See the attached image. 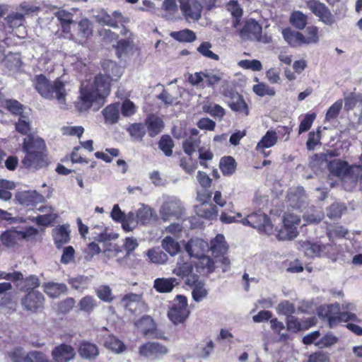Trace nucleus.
<instances>
[{"label": "nucleus", "mask_w": 362, "mask_h": 362, "mask_svg": "<svg viewBox=\"0 0 362 362\" xmlns=\"http://www.w3.org/2000/svg\"><path fill=\"white\" fill-rule=\"evenodd\" d=\"M110 92V81L108 77L103 74H98L93 79L82 83L79 98L85 107L88 108L94 102L99 103L103 101Z\"/></svg>", "instance_id": "obj_1"}, {"label": "nucleus", "mask_w": 362, "mask_h": 362, "mask_svg": "<svg viewBox=\"0 0 362 362\" xmlns=\"http://www.w3.org/2000/svg\"><path fill=\"white\" fill-rule=\"evenodd\" d=\"M65 83L59 78L51 83L43 75L35 78V89L45 98H55L61 104H65L66 90Z\"/></svg>", "instance_id": "obj_2"}, {"label": "nucleus", "mask_w": 362, "mask_h": 362, "mask_svg": "<svg viewBox=\"0 0 362 362\" xmlns=\"http://www.w3.org/2000/svg\"><path fill=\"white\" fill-rule=\"evenodd\" d=\"M300 249L308 257H331L336 250L335 246L332 244H322L311 241H303L300 243Z\"/></svg>", "instance_id": "obj_3"}, {"label": "nucleus", "mask_w": 362, "mask_h": 362, "mask_svg": "<svg viewBox=\"0 0 362 362\" xmlns=\"http://www.w3.org/2000/svg\"><path fill=\"white\" fill-rule=\"evenodd\" d=\"M187 300L184 296H177L172 307L168 312L170 320L174 324L183 323L189 315Z\"/></svg>", "instance_id": "obj_4"}, {"label": "nucleus", "mask_w": 362, "mask_h": 362, "mask_svg": "<svg viewBox=\"0 0 362 362\" xmlns=\"http://www.w3.org/2000/svg\"><path fill=\"white\" fill-rule=\"evenodd\" d=\"M300 218L293 214H286L284 216V226L278 231L276 237L280 240H291L297 237V226L300 224Z\"/></svg>", "instance_id": "obj_5"}, {"label": "nucleus", "mask_w": 362, "mask_h": 362, "mask_svg": "<svg viewBox=\"0 0 362 362\" xmlns=\"http://www.w3.org/2000/svg\"><path fill=\"white\" fill-rule=\"evenodd\" d=\"M240 222L245 226H250L258 230L264 232L267 234H271L273 230V226L271 224L269 218L265 214L261 212L252 213L242 218Z\"/></svg>", "instance_id": "obj_6"}, {"label": "nucleus", "mask_w": 362, "mask_h": 362, "mask_svg": "<svg viewBox=\"0 0 362 362\" xmlns=\"http://www.w3.org/2000/svg\"><path fill=\"white\" fill-rule=\"evenodd\" d=\"M307 6L325 25L331 26L335 23L334 15L325 4L317 0H309Z\"/></svg>", "instance_id": "obj_7"}, {"label": "nucleus", "mask_w": 362, "mask_h": 362, "mask_svg": "<svg viewBox=\"0 0 362 362\" xmlns=\"http://www.w3.org/2000/svg\"><path fill=\"white\" fill-rule=\"evenodd\" d=\"M182 211L183 206L181 202L176 198H172L163 204L159 212L161 218L167 221L173 218H178L182 214Z\"/></svg>", "instance_id": "obj_8"}, {"label": "nucleus", "mask_w": 362, "mask_h": 362, "mask_svg": "<svg viewBox=\"0 0 362 362\" xmlns=\"http://www.w3.org/2000/svg\"><path fill=\"white\" fill-rule=\"evenodd\" d=\"M168 353V349L158 342H147L139 348L141 356L148 359H160Z\"/></svg>", "instance_id": "obj_9"}, {"label": "nucleus", "mask_w": 362, "mask_h": 362, "mask_svg": "<svg viewBox=\"0 0 362 362\" xmlns=\"http://www.w3.org/2000/svg\"><path fill=\"white\" fill-rule=\"evenodd\" d=\"M180 9L187 21H198L202 16V6L197 0H178Z\"/></svg>", "instance_id": "obj_10"}, {"label": "nucleus", "mask_w": 362, "mask_h": 362, "mask_svg": "<svg viewBox=\"0 0 362 362\" xmlns=\"http://www.w3.org/2000/svg\"><path fill=\"white\" fill-rule=\"evenodd\" d=\"M331 170L338 176H343L344 180L349 177V171L360 173V186L362 189V154L359 158V162L357 165L353 166L351 169L348 168L347 164L339 160H335L330 163Z\"/></svg>", "instance_id": "obj_11"}, {"label": "nucleus", "mask_w": 362, "mask_h": 362, "mask_svg": "<svg viewBox=\"0 0 362 362\" xmlns=\"http://www.w3.org/2000/svg\"><path fill=\"white\" fill-rule=\"evenodd\" d=\"M74 348L68 344H60L54 346L51 351L52 362H71L76 357Z\"/></svg>", "instance_id": "obj_12"}, {"label": "nucleus", "mask_w": 362, "mask_h": 362, "mask_svg": "<svg viewBox=\"0 0 362 362\" xmlns=\"http://www.w3.org/2000/svg\"><path fill=\"white\" fill-rule=\"evenodd\" d=\"M45 297L38 291H30L27 295L22 298L21 303L27 310L37 311L43 307Z\"/></svg>", "instance_id": "obj_13"}, {"label": "nucleus", "mask_w": 362, "mask_h": 362, "mask_svg": "<svg viewBox=\"0 0 362 362\" xmlns=\"http://www.w3.org/2000/svg\"><path fill=\"white\" fill-rule=\"evenodd\" d=\"M207 242L200 238H192L185 245V251L190 257L198 259L209 250Z\"/></svg>", "instance_id": "obj_14"}, {"label": "nucleus", "mask_w": 362, "mask_h": 362, "mask_svg": "<svg viewBox=\"0 0 362 362\" xmlns=\"http://www.w3.org/2000/svg\"><path fill=\"white\" fill-rule=\"evenodd\" d=\"M337 314H339V304H329L320 306L317 315L320 318L327 320L329 327L332 328L337 325Z\"/></svg>", "instance_id": "obj_15"}, {"label": "nucleus", "mask_w": 362, "mask_h": 362, "mask_svg": "<svg viewBox=\"0 0 362 362\" xmlns=\"http://www.w3.org/2000/svg\"><path fill=\"white\" fill-rule=\"evenodd\" d=\"M22 163L27 168L38 169L46 166L48 162L45 151L26 154Z\"/></svg>", "instance_id": "obj_16"}, {"label": "nucleus", "mask_w": 362, "mask_h": 362, "mask_svg": "<svg viewBox=\"0 0 362 362\" xmlns=\"http://www.w3.org/2000/svg\"><path fill=\"white\" fill-rule=\"evenodd\" d=\"M45 148L46 146L44 140L38 136L28 135L24 139L23 150L26 154L45 151Z\"/></svg>", "instance_id": "obj_17"}, {"label": "nucleus", "mask_w": 362, "mask_h": 362, "mask_svg": "<svg viewBox=\"0 0 362 362\" xmlns=\"http://www.w3.org/2000/svg\"><path fill=\"white\" fill-rule=\"evenodd\" d=\"M122 302L123 305L132 312L136 311L138 309L146 310V305L141 295L132 293H128L122 298Z\"/></svg>", "instance_id": "obj_18"}, {"label": "nucleus", "mask_w": 362, "mask_h": 362, "mask_svg": "<svg viewBox=\"0 0 362 362\" xmlns=\"http://www.w3.org/2000/svg\"><path fill=\"white\" fill-rule=\"evenodd\" d=\"M92 34L93 27L91 23L87 18H83L78 22L77 32L74 38L78 43L83 44Z\"/></svg>", "instance_id": "obj_19"}, {"label": "nucleus", "mask_w": 362, "mask_h": 362, "mask_svg": "<svg viewBox=\"0 0 362 362\" xmlns=\"http://www.w3.org/2000/svg\"><path fill=\"white\" fill-rule=\"evenodd\" d=\"M287 199L293 208H301L306 204L307 197L303 188L291 189L288 193Z\"/></svg>", "instance_id": "obj_20"}, {"label": "nucleus", "mask_w": 362, "mask_h": 362, "mask_svg": "<svg viewBox=\"0 0 362 362\" xmlns=\"http://www.w3.org/2000/svg\"><path fill=\"white\" fill-rule=\"evenodd\" d=\"M17 199L21 204L27 206L42 203L45 201L44 196L35 190L22 192L18 194Z\"/></svg>", "instance_id": "obj_21"}, {"label": "nucleus", "mask_w": 362, "mask_h": 362, "mask_svg": "<svg viewBox=\"0 0 362 362\" xmlns=\"http://www.w3.org/2000/svg\"><path fill=\"white\" fill-rule=\"evenodd\" d=\"M261 33V25L255 21L250 20L246 22L243 28L240 30V35L243 39L255 40L259 37Z\"/></svg>", "instance_id": "obj_22"}, {"label": "nucleus", "mask_w": 362, "mask_h": 362, "mask_svg": "<svg viewBox=\"0 0 362 362\" xmlns=\"http://www.w3.org/2000/svg\"><path fill=\"white\" fill-rule=\"evenodd\" d=\"M210 249L214 258H218L220 255H225L228 250V246L223 235H217L211 241Z\"/></svg>", "instance_id": "obj_23"}, {"label": "nucleus", "mask_w": 362, "mask_h": 362, "mask_svg": "<svg viewBox=\"0 0 362 362\" xmlns=\"http://www.w3.org/2000/svg\"><path fill=\"white\" fill-rule=\"evenodd\" d=\"M44 292L50 298H56L67 292V286L63 283L47 282L42 285Z\"/></svg>", "instance_id": "obj_24"}, {"label": "nucleus", "mask_w": 362, "mask_h": 362, "mask_svg": "<svg viewBox=\"0 0 362 362\" xmlns=\"http://www.w3.org/2000/svg\"><path fill=\"white\" fill-rule=\"evenodd\" d=\"M277 134L274 131H268L262 139L258 142L256 149L264 156H267L268 153L265 152V148L274 146L277 142Z\"/></svg>", "instance_id": "obj_25"}, {"label": "nucleus", "mask_w": 362, "mask_h": 362, "mask_svg": "<svg viewBox=\"0 0 362 362\" xmlns=\"http://www.w3.org/2000/svg\"><path fill=\"white\" fill-rule=\"evenodd\" d=\"M191 276L193 279L192 282H191L190 279L188 278L187 284L190 286H194L192 292V298L195 301L199 302L207 296L208 291L204 286V284L202 281H198L195 275H191Z\"/></svg>", "instance_id": "obj_26"}, {"label": "nucleus", "mask_w": 362, "mask_h": 362, "mask_svg": "<svg viewBox=\"0 0 362 362\" xmlns=\"http://www.w3.org/2000/svg\"><path fill=\"white\" fill-rule=\"evenodd\" d=\"M178 284L175 278H158L154 280L153 288L158 293H170Z\"/></svg>", "instance_id": "obj_27"}, {"label": "nucleus", "mask_w": 362, "mask_h": 362, "mask_svg": "<svg viewBox=\"0 0 362 362\" xmlns=\"http://www.w3.org/2000/svg\"><path fill=\"white\" fill-rule=\"evenodd\" d=\"M282 35L284 39L291 47H297L303 46V34L291 28H286L282 30Z\"/></svg>", "instance_id": "obj_28"}, {"label": "nucleus", "mask_w": 362, "mask_h": 362, "mask_svg": "<svg viewBox=\"0 0 362 362\" xmlns=\"http://www.w3.org/2000/svg\"><path fill=\"white\" fill-rule=\"evenodd\" d=\"M195 211L199 216L209 220L216 218L218 214L216 206L211 203H201L196 206Z\"/></svg>", "instance_id": "obj_29"}, {"label": "nucleus", "mask_w": 362, "mask_h": 362, "mask_svg": "<svg viewBox=\"0 0 362 362\" xmlns=\"http://www.w3.org/2000/svg\"><path fill=\"white\" fill-rule=\"evenodd\" d=\"M195 265L199 272L206 274H211L214 272L216 268L214 260L206 255L199 257L198 262Z\"/></svg>", "instance_id": "obj_30"}, {"label": "nucleus", "mask_w": 362, "mask_h": 362, "mask_svg": "<svg viewBox=\"0 0 362 362\" xmlns=\"http://www.w3.org/2000/svg\"><path fill=\"white\" fill-rule=\"evenodd\" d=\"M105 122L108 124H113L118 122L119 118V104H112L106 107L103 110Z\"/></svg>", "instance_id": "obj_31"}, {"label": "nucleus", "mask_w": 362, "mask_h": 362, "mask_svg": "<svg viewBox=\"0 0 362 362\" xmlns=\"http://www.w3.org/2000/svg\"><path fill=\"white\" fill-rule=\"evenodd\" d=\"M78 354L84 359L92 360L98 355L99 351L95 344L83 342L78 348Z\"/></svg>", "instance_id": "obj_32"}, {"label": "nucleus", "mask_w": 362, "mask_h": 362, "mask_svg": "<svg viewBox=\"0 0 362 362\" xmlns=\"http://www.w3.org/2000/svg\"><path fill=\"white\" fill-rule=\"evenodd\" d=\"M103 66L105 71L104 75L108 77L110 81H117L122 74V69L112 61L104 62Z\"/></svg>", "instance_id": "obj_33"}, {"label": "nucleus", "mask_w": 362, "mask_h": 362, "mask_svg": "<svg viewBox=\"0 0 362 362\" xmlns=\"http://www.w3.org/2000/svg\"><path fill=\"white\" fill-rule=\"evenodd\" d=\"M149 262L156 264H163L168 260V255L158 247L149 249L146 252Z\"/></svg>", "instance_id": "obj_34"}, {"label": "nucleus", "mask_w": 362, "mask_h": 362, "mask_svg": "<svg viewBox=\"0 0 362 362\" xmlns=\"http://www.w3.org/2000/svg\"><path fill=\"white\" fill-rule=\"evenodd\" d=\"M54 243L57 247H60L69 240V230L65 226H59L53 230Z\"/></svg>", "instance_id": "obj_35"}, {"label": "nucleus", "mask_w": 362, "mask_h": 362, "mask_svg": "<svg viewBox=\"0 0 362 362\" xmlns=\"http://www.w3.org/2000/svg\"><path fill=\"white\" fill-rule=\"evenodd\" d=\"M225 74L223 72L215 70H205L204 78L206 80L207 86L209 87H214L215 85L219 83L221 81L228 83L225 78Z\"/></svg>", "instance_id": "obj_36"}, {"label": "nucleus", "mask_w": 362, "mask_h": 362, "mask_svg": "<svg viewBox=\"0 0 362 362\" xmlns=\"http://www.w3.org/2000/svg\"><path fill=\"white\" fill-rule=\"evenodd\" d=\"M193 267L190 262H184L182 258H179L177 265L173 270V273L181 278L189 277L192 273Z\"/></svg>", "instance_id": "obj_37"}, {"label": "nucleus", "mask_w": 362, "mask_h": 362, "mask_svg": "<svg viewBox=\"0 0 362 362\" xmlns=\"http://www.w3.org/2000/svg\"><path fill=\"white\" fill-rule=\"evenodd\" d=\"M161 246L170 256L176 255L180 250V244L170 236L162 240Z\"/></svg>", "instance_id": "obj_38"}, {"label": "nucleus", "mask_w": 362, "mask_h": 362, "mask_svg": "<svg viewBox=\"0 0 362 362\" xmlns=\"http://www.w3.org/2000/svg\"><path fill=\"white\" fill-rule=\"evenodd\" d=\"M146 124L148 133L151 136L158 134L163 127L162 119L155 115H151L148 117Z\"/></svg>", "instance_id": "obj_39"}, {"label": "nucleus", "mask_w": 362, "mask_h": 362, "mask_svg": "<svg viewBox=\"0 0 362 362\" xmlns=\"http://www.w3.org/2000/svg\"><path fill=\"white\" fill-rule=\"evenodd\" d=\"M55 16L61 22L64 32L70 33V24L73 23V14L66 10H59Z\"/></svg>", "instance_id": "obj_40"}, {"label": "nucleus", "mask_w": 362, "mask_h": 362, "mask_svg": "<svg viewBox=\"0 0 362 362\" xmlns=\"http://www.w3.org/2000/svg\"><path fill=\"white\" fill-rule=\"evenodd\" d=\"M137 328L145 335L151 333L155 328L153 320L148 315L142 317L135 323Z\"/></svg>", "instance_id": "obj_41"}, {"label": "nucleus", "mask_w": 362, "mask_h": 362, "mask_svg": "<svg viewBox=\"0 0 362 362\" xmlns=\"http://www.w3.org/2000/svg\"><path fill=\"white\" fill-rule=\"evenodd\" d=\"M228 105L232 110L243 112L245 115H249V110L241 95H235L233 100L228 101Z\"/></svg>", "instance_id": "obj_42"}, {"label": "nucleus", "mask_w": 362, "mask_h": 362, "mask_svg": "<svg viewBox=\"0 0 362 362\" xmlns=\"http://www.w3.org/2000/svg\"><path fill=\"white\" fill-rule=\"evenodd\" d=\"M219 167L224 175H230L235 170L236 163L231 156L223 157L220 161Z\"/></svg>", "instance_id": "obj_43"}, {"label": "nucleus", "mask_w": 362, "mask_h": 362, "mask_svg": "<svg viewBox=\"0 0 362 362\" xmlns=\"http://www.w3.org/2000/svg\"><path fill=\"white\" fill-rule=\"evenodd\" d=\"M170 35L175 40L182 42H191L195 40V33L189 29H185L177 32H172Z\"/></svg>", "instance_id": "obj_44"}, {"label": "nucleus", "mask_w": 362, "mask_h": 362, "mask_svg": "<svg viewBox=\"0 0 362 362\" xmlns=\"http://www.w3.org/2000/svg\"><path fill=\"white\" fill-rule=\"evenodd\" d=\"M28 352L17 347L8 353V362H28Z\"/></svg>", "instance_id": "obj_45"}, {"label": "nucleus", "mask_w": 362, "mask_h": 362, "mask_svg": "<svg viewBox=\"0 0 362 362\" xmlns=\"http://www.w3.org/2000/svg\"><path fill=\"white\" fill-rule=\"evenodd\" d=\"M104 345L107 349L116 354L122 353L125 349L124 344L114 336L106 337Z\"/></svg>", "instance_id": "obj_46"}, {"label": "nucleus", "mask_w": 362, "mask_h": 362, "mask_svg": "<svg viewBox=\"0 0 362 362\" xmlns=\"http://www.w3.org/2000/svg\"><path fill=\"white\" fill-rule=\"evenodd\" d=\"M21 235L18 230H8L1 235V240L3 244L7 247L14 246L21 240Z\"/></svg>", "instance_id": "obj_47"}, {"label": "nucleus", "mask_w": 362, "mask_h": 362, "mask_svg": "<svg viewBox=\"0 0 362 362\" xmlns=\"http://www.w3.org/2000/svg\"><path fill=\"white\" fill-rule=\"evenodd\" d=\"M344 108L346 110L354 109L358 103L362 102V95L354 92L344 94Z\"/></svg>", "instance_id": "obj_48"}, {"label": "nucleus", "mask_w": 362, "mask_h": 362, "mask_svg": "<svg viewBox=\"0 0 362 362\" xmlns=\"http://www.w3.org/2000/svg\"><path fill=\"white\" fill-rule=\"evenodd\" d=\"M136 214L139 222H141L142 224H146L152 220L153 211L151 207L142 204L141 207L137 210Z\"/></svg>", "instance_id": "obj_49"}, {"label": "nucleus", "mask_w": 362, "mask_h": 362, "mask_svg": "<svg viewBox=\"0 0 362 362\" xmlns=\"http://www.w3.org/2000/svg\"><path fill=\"white\" fill-rule=\"evenodd\" d=\"M68 282L73 288L82 292L88 288L90 279L88 276H78L69 279Z\"/></svg>", "instance_id": "obj_50"}, {"label": "nucleus", "mask_w": 362, "mask_h": 362, "mask_svg": "<svg viewBox=\"0 0 362 362\" xmlns=\"http://www.w3.org/2000/svg\"><path fill=\"white\" fill-rule=\"evenodd\" d=\"M214 348L212 341H202L197 346V354L202 358H206L212 353Z\"/></svg>", "instance_id": "obj_51"}, {"label": "nucleus", "mask_w": 362, "mask_h": 362, "mask_svg": "<svg viewBox=\"0 0 362 362\" xmlns=\"http://www.w3.org/2000/svg\"><path fill=\"white\" fill-rule=\"evenodd\" d=\"M139 221L133 211H129L128 214H125L124 218L122 222V227L126 232L132 231L138 224Z\"/></svg>", "instance_id": "obj_52"}, {"label": "nucleus", "mask_w": 362, "mask_h": 362, "mask_svg": "<svg viewBox=\"0 0 362 362\" xmlns=\"http://www.w3.org/2000/svg\"><path fill=\"white\" fill-rule=\"evenodd\" d=\"M6 23L13 28L23 26L25 23L24 14L18 12H13L6 18Z\"/></svg>", "instance_id": "obj_53"}, {"label": "nucleus", "mask_w": 362, "mask_h": 362, "mask_svg": "<svg viewBox=\"0 0 362 362\" xmlns=\"http://www.w3.org/2000/svg\"><path fill=\"white\" fill-rule=\"evenodd\" d=\"M304 45L310 44H316L319 42L318 29L315 26H309L307 28L305 35H303Z\"/></svg>", "instance_id": "obj_54"}, {"label": "nucleus", "mask_w": 362, "mask_h": 362, "mask_svg": "<svg viewBox=\"0 0 362 362\" xmlns=\"http://www.w3.org/2000/svg\"><path fill=\"white\" fill-rule=\"evenodd\" d=\"M93 238L100 242H104L107 240L117 238V235H108L105 233V228L103 225H97L93 229Z\"/></svg>", "instance_id": "obj_55"}, {"label": "nucleus", "mask_w": 362, "mask_h": 362, "mask_svg": "<svg viewBox=\"0 0 362 362\" xmlns=\"http://www.w3.org/2000/svg\"><path fill=\"white\" fill-rule=\"evenodd\" d=\"M290 21L294 27L299 30H302L307 24V16L301 11H295L291 14Z\"/></svg>", "instance_id": "obj_56"}, {"label": "nucleus", "mask_w": 362, "mask_h": 362, "mask_svg": "<svg viewBox=\"0 0 362 362\" xmlns=\"http://www.w3.org/2000/svg\"><path fill=\"white\" fill-rule=\"evenodd\" d=\"M96 306V300L90 296H86L78 302L79 309L86 313L92 312Z\"/></svg>", "instance_id": "obj_57"}, {"label": "nucleus", "mask_w": 362, "mask_h": 362, "mask_svg": "<svg viewBox=\"0 0 362 362\" xmlns=\"http://www.w3.org/2000/svg\"><path fill=\"white\" fill-rule=\"evenodd\" d=\"M133 47V39L129 37L127 39H122L118 41L116 50L118 57H121L123 54H127L132 50Z\"/></svg>", "instance_id": "obj_58"}, {"label": "nucleus", "mask_w": 362, "mask_h": 362, "mask_svg": "<svg viewBox=\"0 0 362 362\" xmlns=\"http://www.w3.org/2000/svg\"><path fill=\"white\" fill-rule=\"evenodd\" d=\"M228 10L231 13L232 16L235 18L233 23L235 28L238 27L239 23V18L242 16L243 10L235 1H230L227 4Z\"/></svg>", "instance_id": "obj_59"}, {"label": "nucleus", "mask_w": 362, "mask_h": 362, "mask_svg": "<svg viewBox=\"0 0 362 362\" xmlns=\"http://www.w3.org/2000/svg\"><path fill=\"white\" fill-rule=\"evenodd\" d=\"M16 129L21 134L27 135V136L30 135V124L26 115H23L19 117L18 121L16 123Z\"/></svg>", "instance_id": "obj_60"}, {"label": "nucleus", "mask_w": 362, "mask_h": 362, "mask_svg": "<svg viewBox=\"0 0 362 362\" xmlns=\"http://www.w3.org/2000/svg\"><path fill=\"white\" fill-rule=\"evenodd\" d=\"M252 90L255 94L261 97L265 95L274 96L276 93L274 88H272L264 83H259L255 85Z\"/></svg>", "instance_id": "obj_61"}, {"label": "nucleus", "mask_w": 362, "mask_h": 362, "mask_svg": "<svg viewBox=\"0 0 362 362\" xmlns=\"http://www.w3.org/2000/svg\"><path fill=\"white\" fill-rule=\"evenodd\" d=\"M326 157V154L325 153L315 155L310 162V166L314 170H317L320 168L327 167L328 165V163L327 161Z\"/></svg>", "instance_id": "obj_62"}, {"label": "nucleus", "mask_w": 362, "mask_h": 362, "mask_svg": "<svg viewBox=\"0 0 362 362\" xmlns=\"http://www.w3.org/2000/svg\"><path fill=\"white\" fill-rule=\"evenodd\" d=\"M2 61L4 65L10 69L18 68L21 64V61L18 55L12 53H9L6 56L4 55Z\"/></svg>", "instance_id": "obj_63"}, {"label": "nucleus", "mask_w": 362, "mask_h": 362, "mask_svg": "<svg viewBox=\"0 0 362 362\" xmlns=\"http://www.w3.org/2000/svg\"><path fill=\"white\" fill-rule=\"evenodd\" d=\"M28 362H52L45 353L33 350L28 352Z\"/></svg>", "instance_id": "obj_64"}]
</instances>
